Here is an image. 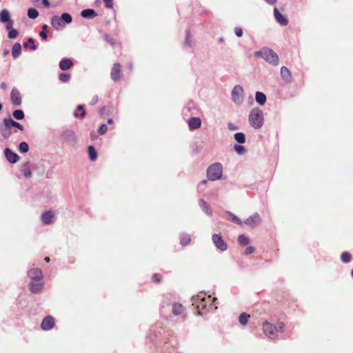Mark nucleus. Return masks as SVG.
<instances>
[{
  "mask_svg": "<svg viewBox=\"0 0 353 353\" xmlns=\"http://www.w3.org/2000/svg\"><path fill=\"white\" fill-rule=\"evenodd\" d=\"M263 332L264 334L271 340H275L278 338L279 333L285 332V325L283 322H277L276 324L265 321L263 323Z\"/></svg>",
  "mask_w": 353,
  "mask_h": 353,
  "instance_id": "1",
  "label": "nucleus"
},
{
  "mask_svg": "<svg viewBox=\"0 0 353 353\" xmlns=\"http://www.w3.org/2000/svg\"><path fill=\"white\" fill-rule=\"evenodd\" d=\"M254 56L258 58H262L269 64L276 66L279 63L278 54L271 48L264 47L260 50L255 51Z\"/></svg>",
  "mask_w": 353,
  "mask_h": 353,
  "instance_id": "2",
  "label": "nucleus"
},
{
  "mask_svg": "<svg viewBox=\"0 0 353 353\" xmlns=\"http://www.w3.org/2000/svg\"><path fill=\"white\" fill-rule=\"evenodd\" d=\"M192 305L196 309L199 315L208 312L212 308V303L207 304L206 299L203 294H196L191 299Z\"/></svg>",
  "mask_w": 353,
  "mask_h": 353,
  "instance_id": "3",
  "label": "nucleus"
},
{
  "mask_svg": "<svg viewBox=\"0 0 353 353\" xmlns=\"http://www.w3.org/2000/svg\"><path fill=\"white\" fill-rule=\"evenodd\" d=\"M248 121L250 125L254 129L259 130L264 123L263 112L259 108H254L251 110Z\"/></svg>",
  "mask_w": 353,
  "mask_h": 353,
  "instance_id": "4",
  "label": "nucleus"
},
{
  "mask_svg": "<svg viewBox=\"0 0 353 353\" xmlns=\"http://www.w3.org/2000/svg\"><path fill=\"white\" fill-rule=\"evenodd\" d=\"M72 21V15L68 12L63 13L60 17L55 15L51 18V25L57 31L62 30L65 24H69Z\"/></svg>",
  "mask_w": 353,
  "mask_h": 353,
  "instance_id": "5",
  "label": "nucleus"
},
{
  "mask_svg": "<svg viewBox=\"0 0 353 353\" xmlns=\"http://www.w3.org/2000/svg\"><path fill=\"white\" fill-rule=\"evenodd\" d=\"M223 166L220 163H214L207 169V176L210 181H216L221 178Z\"/></svg>",
  "mask_w": 353,
  "mask_h": 353,
  "instance_id": "6",
  "label": "nucleus"
},
{
  "mask_svg": "<svg viewBox=\"0 0 353 353\" xmlns=\"http://www.w3.org/2000/svg\"><path fill=\"white\" fill-rule=\"evenodd\" d=\"M60 139L70 147H74L77 143L78 140L75 132L70 129L63 131L60 135Z\"/></svg>",
  "mask_w": 353,
  "mask_h": 353,
  "instance_id": "7",
  "label": "nucleus"
},
{
  "mask_svg": "<svg viewBox=\"0 0 353 353\" xmlns=\"http://www.w3.org/2000/svg\"><path fill=\"white\" fill-rule=\"evenodd\" d=\"M171 306V312L175 316L183 315L185 313V307L182 304L176 302L172 303L169 301L168 299H164L162 305H161V312H163V310L167 306Z\"/></svg>",
  "mask_w": 353,
  "mask_h": 353,
  "instance_id": "8",
  "label": "nucleus"
},
{
  "mask_svg": "<svg viewBox=\"0 0 353 353\" xmlns=\"http://www.w3.org/2000/svg\"><path fill=\"white\" fill-rule=\"evenodd\" d=\"M231 97L233 102L236 105H241L243 102V89L240 85H235L231 92Z\"/></svg>",
  "mask_w": 353,
  "mask_h": 353,
  "instance_id": "9",
  "label": "nucleus"
},
{
  "mask_svg": "<svg viewBox=\"0 0 353 353\" xmlns=\"http://www.w3.org/2000/svg\"><path fill=\"white\" fill-rule=\"evenodd\" d=\"M163 333V329L161 327L153 326L148 332L146 337L147 343H154Z\"/></svg>",
  "mask_w": 353,
  "mask_h": 353,
  "instance_id": "10",
  "label": "nucleus"
},
{
  "mask_svg": "<svg viewBox=\"0 0 353 353\" xmlns=\"http://www.w3.org/2000/svg\"><path fill=\"white\" fill-rule=\"evenodd\" d=\"M212 241L216 248L221 252H224L227 250L228 245L220 234H213Z\"/></svg>",
  "mask_w": 353,
  "mask_h": 353,
  "instance_id": "11",
  "label": "nucleus"
},
{
  "mask_svg": "<svg viewBox=\"0 0 353 353\" xmlns=\"http://www.w3.org/2000/svg\"><path fill=\"white\" fill-rule=\"evenodd\" d=\"M261 222V219L260 214L258 212H255L246 219L243 223L247 225L251 228H254L259 225Z\"/></svg>",
  "mask_w": 353,
  "mask_h": 353,
  "instance_id": "12",
  "label": "nucleus"
},
{
  "mask_svg": "<svg viewBox=\"0 0 353 353\" xmlns=\"http://www.w3.org/2000/svg\"><path fill=\"white\" fill-rule=\"evenodd\" d=\"M28 287L32 293L39 294L43 290L44 283L42 280H30Z\"/></svg>",
  "mask_w": 353,
  "mask_h": 353,
  "instance_id": "13",
  "label": "nucleus"
},
{
  "mask_svg": "<svg viewBox=\"0 0 353 353\" xmlns=\"http://www.w3.org/2000/svg\"><path fill=\"white\" fill-rule=\"evenodd\" d=\"M10 99L14 106H19L22 103L21 95L19 90L13 88L10 92Z\"/></svg>",
  "mask_w": 353,
  "mask_h": 353,
  "instance_id": "14",
  "label": "nucleus"
},
{
  "mask_svg": "<svg viewBox=\"0 0 353 353\" xmlns=\"http://www.w3.org/2000/svg\"><path fill=\"white\" fill-rule=\"evenodd\" d=\"M54 325V319L52 316H47L43 319L41 327L43 330L48 331L52 330Z\"/></svg>",
  "mask_w": 353,
  "mask_h": 353,
  "instance_id": "15",
  "label": "nucleus"
},
{
  "mask_svg": "<svg viewBox=\"0 0 353 353\" xmlns=\"http://www.w3.org/2000/svg\"><path fill=\"white\" fill-rule=\"evenodd\" d=\"M274 17L276 21L281 26H286L288 24V19L278 10L277 8H274Z\"/></svg>",
  "mask_w": 353,
  "mask_h": 353,
  "instance_id": "16",
  "label": "nucleus"
},
{
  "mask_svg": "<svg viewBox=\"0 0 353 353\" xmlns=\"http://www.w3.org/2000/svg\"><path fill=\"white\" fill-rule=\"evenodd\" d=\"M27 274L30 280H43V278L41 270L38 268H31L28 271Z\"/></svg>",
  "mask_w": 353,
  "mask_h": 353,
  "instance_id": "17",
  "label": "nucleus"
},
{
  "mask_svg": "<svg viewBox=\"0 0 353 353\" xmlns=\"http://www.w3.org/2000/svg\"><path fill=\"white\" fill-rule=\"evenodd\" d=\"M121 66L119 63H115L113 64L112 68L111 69V79L114 81H118L121 79Z\"/></svg>",
  "mask_w": 353,
  "mask_h": 353,
  "instance_id": "18",
  "label": "nucleus"
},
{
  "mask_svg": "<svg viewBox=\"0 0 353 353\" xmlns=\"http://www.w3.org/2000/svg\"><path fill=\"white\" fill-rule=\"evenodd\" d=\"M41 221L44 225H51L55 221L54 214L52 211H46L41 214Z\"/></svg>",
  "mask_w": 353,
  "mask_h": 353,
  "instance_id": "19",
  "label": "nucleus"
},
{
  "mask_svg": "<svg viewBox=\"0 0 353 353\" xmlns=\"http://www.w3.org/2000/svg\"><path fill=\"white\" fill-rule=\"evenodd\" d=\"M4 154H5V156L6 157V159L11 163H17L19 159V155L16 153V152H14L13 151H12L10 148H6L5 150H4Z\"/></svg>",
  "mask_w": 353,
  "mask_h": 353,
  "instance_id": "20",
  "label": "nucleus"
},
{
  "mask_svg": "<svg viewBox=\"0 0 353 353\" xmlns=\"http://www.w3.org/2000/svg\"><path fill=\"white\" fill-rule=\"evenodd\" d=\"M10 129V126H6V119H4L3 123L0 125V132L4 139H8L11 136L12 132Z\"/></svg>",
  "mask_w": 353,
  "mask_h": 353,
  "instance_id": "21",
  "label": "nucleus"
},
{
  "mask_svg": "<svg viewBox=\"0 0 353 353\" xmlns=\"http://www.w3.org/2000/svg\"><path fill=\"white\" fill-rule=\"evenodd\" d=\"M281 76L283 81L285 83H289L292 81V74L290 70L285 67L282 66L281 68Z\"/></svg>",
  "mask_w": 353,
  "mask_h": 353,
  "instance_id": "22",
  "label": "nucleus"
},
{
  "mask_svg": "<svg viewBox=\"0 0 353 353\" xmlns=\"http://www.w3.org/2000/svg\"><path fill=\"white\" fill-rule=\"evenodd\" d=\"M199 205L208 216H212V210L204 199H200L199 200Z\"/></svg>",
  "mask_w": 353,
  "mask_h": 353,
  "instance_id": "23",
  "label": "nucleus"
},
{
  "mask_svg": "<svg viewBox=\"0 0 353 353\" xmlns=\"http://www.w3.org/2000/svg\"><path fill=\"white\" fill-rule=\"evenodd\" d=\"M201 121L199 117H191L188 120V126L190 130H196L201 127Z\"/></svg>",
  "mask_w": 353,
  "mask_h": 353,
  "instance_id": "24",
  "label": "nucleus"
},
{
  "mask_svg": "<svg viewBox=\"0 0 353 353\" xmlns=\"http://www.w3.org/2000/svg\"><path fill=\"white\" fill-rule=\"evenodd\" d=\"M59 66L61 70H67L73 66V62L69 58H63L60 61Z\"/></svg>",
  "mask_w": 353,
  "mask_h": 353,
  "instance_id": "25",
  "label": "nucleus"
},
{
  "mask_svg": "<svg viewBox=\"0 0 353 353\" xmlns=\"http://www.w3.org/2000/svg\"><path fill=\"white\" fill-rule=\"evenodd\" d=\"M179 241L182 246H187L191 242V236L186 232H181L179 234Z\"/></svg>",
  "mask_w": 353,
  "mask_h": 353,
  "instance_id": "26",
  "label": "nucleus"
},
{
  "mask_svg": "<svg viewBox=\"0 0 353 353\" xmlns=\"http://www.w3.org/2000/svg\"><path fill=\"white\" fill-rule=\"evenodd\" d=\"M81 16L85 19H93L97 16V13L93 9L87 8L81 12Z\"/></svg>",
  "mask_w": 353,
  "mask_h": 353,
  "instance_id": "27",
  "label": "nucleus"
},
{
  "mask_svg": "<svg viewBox=\"0 0 353 353\" xmlns=\"http://www.w3.org/2000/svg\"><path fill=\"white\" fill-rule=\"evenodd\" d=\"M21 172L26 178H30L32 176L31 164L29 161H27L23 164Z\"/></svg>",
  "mask_w": 353,
  "mask_h": 353,
  "instance_id": "28",
  "label": "nucleus"
},
{
  "mask_svg": "<svg viewBox=\"0 0 353 353\" xmlns=\"http://www.w3.org/2000/svg\"><path fill=\"white\" fill-rule=\"evenodd\" d=\"M6 126L7 127H8V126H10V128L14 127V128H18L21 131H23L24 130V127L21 123H19L17 121H15L11 117L6 118Z\"/></svg>",
  "mask_w": 353,
  "mask_h": 353,
  "instance_id": "29",
  "label": "nucleus"
},
{
  "mask_svg": "<svg viewBox=\"0 0 353 353\" xmlns=\"http://www.w3.org/2000/svg\"><path fill=\"white\" fill-rule=\"evenodd\" d=\"M255 100L260 105H263L265 103L267 98L264 93L257 91L255 94Z\"/></svg>",
  "mask_w": 353,
  "mask_h": 353,
  "instance_id": "30",
  "label": "nucleus"
},
{
  "mask_svg": "<svg viewBox=\"0 0 353 353\" xmlns=\"http://www.w3.org/2000/svg\"><path fill=\"white\" fill-rule=\"evenodd\" d=\"M21 53V46L19 43H15L12 48V54L14 59L18 58Z\"/></svg>",
  "mask_w": 353,
  "mask_h": 353,
  "instance_id": "31",
  "label": "nucleus"
},
{
  "mask_svg": "<svg viewBox=\"0 0 353 353\" xmlns=\"http://www.w3.org/2000/svg\"><path fill=\"white\" fill-rule=\"evenodd\" d=\"M10 19V14L7 9L0 11V21L1 23H5Z\"/></svg>",
  "mask_w": 353,
  "mask_h": 353,
  "instance_id": "32",
  "label": "nucleus"
},
{
  "mask_svg": "<svg viewBox=\"0 0 353 353\" xmlns=\"http://www.w3.org/2000/svg\"><path fill=\"white\" fill-rule=\"evenodd\" d=\"M85 110L83 105H79L74 112V117L76 118H83L85 115Z\"/></svg>",
  "mask_w": 353,
  "mask_h": 353,
  "instance_id": "33",
  "label": "nucleus"
},
{
  "mask_svg": "<svg viewBox=\"0 0 353 353\" xmlns=\"http://www.w3.org/2000/svg\"><path fill=\"white\" fill-rule=\"evenodd\" d=\"M88 153L90 161H94L97 159V152L93 145H89L88 148Z\"/></svg>",
  "mask_w": 353,
  "mask_h": 353,
  "instance_id": "34",
  "label": "nucleus"
},
{
  "mask_svg": "<svg viewBox=\"0 0 353 353\" xmlns=\"http://www.w3.org/2000/svg\"><path fill=\"white\" fill-rule=\"evenodd\" d=\"M234 138L235 141L240 144H243L245 142V136L243 132L235 133L234 135Z\"/></svg>",
  "mask_w": 353,
  "mask_h": 353,
  "instance_id": "35",
  "label": "nucleus"
},
{
  "mask_svg": "<svg viewBox=\"0 0 353 353\" xmlns=\"http://www.w3.org/2000/svg\"><path fill=\"white\" fill-rule=\"evenodd\" d=\"M352 259V255L347 252H343L341 254V260L344 263H350Z\"/></svg>",
  "mask_w": 353,
  "mask_h": 353,
  "instance_id": "36",
  "label": "nucleus"
},
{
  "mask_svg": "<svg viewBox=\"0 0 353 353\" xmlns=\"http://www.w3.org/2000/svg\"><path fill=\"white\" fill-rule=\"evenodd\" d=\"M13 117L17 120L23 119L25 117V114L22 110H15L12 112Z\"/></svg>",
  "mask_w": 353,
  "mask_h": 353,
  "instance_id": "37",
  "label": "nucleus"
},
{
  "mask_svg": "<svg viewBox=\"0 0 353 353\" xmlns=\"http://www.w3.org/2000/svg\"><path fill=\"white\" fill-rule=\"evenodd\" d=\"M250 315L247 314L245 312L241 313L239 316V321L241 325H246L248 323V318Z\"/></svg>",
  "mask_w": 353,
  "mask_h": 353,
  "instance_id": "38",
  "label": "nucleus"
},
{
  "mask_svg": "<svg viewBox=\"0 0 353 353\" xmlns=\"http://www.w3.org/2000/svg\"><path fill=\"white\" fill-rule=\"evenodd\" d=\"M238 242L241 245H247L250 243L249 239L244 234H240L238 237Z\"/></svg>",
  "mask_w": 353,
  "mask_h": 353,
  "instance_id": "39",
  "label": "nucleus"
},
{
  "mask_svg": "<svg viewBox=\"0 0 353 353\" xmlns=\"http://www.w3.org/2000/svg\"><path fill=\"white\" fill-rule=\"evenodd\" d=\"M29 46H30V49L32 50H36L37 48L34 43V40L32 38L28 39L27 41L23 43V46L25 48H28Z\"/></svg>",
  "mask_w": 353,
  "mask_h": 353,
  "instance_id": "40",
  "label": "nucleus"
},
{
  "mask_svg": "<svg viewBox=\"0 0 353 353\" xmlns=\"http://www.w3.org/2000/svg\"><path fill=\"white\" fill-rule=\"evenodd\" d=\"M27 14L28 17L31 19H34L39 16V12L33 8H29Z\"/></svg>",
  "mask_w": 353,
  "mask_h": 353,
  "instance_id": "41",
  "label": "nucleus"
},
{
  "mask_svg": "<svg viewBox=\"0 0 353 353\" xmlns=\"http://www.w3.org/2000/svg\"><path fill=\"white\" fill-rule=\"evenodd\" d=\"M28 150H29V145L26 142L22 141L19 143V151L21 153L25 154V153L28 152Z\"/></svg>",
  "mask_w": 353,
  "mask_h": 353,
  "instance_id": "42",
  "label": "nucleus"
},
{
  "mask_svg": "<svg viewBox=\"0 0 353 353\" xmlns=\"http://www.w3.org/2000/svg\"><path fill=\"white\" fill-rule=\"evenodd\" d=\"M227 213L231 216V221L237 224V225H241L243 223V221H242L237 216H236L234 214H233L232 212H229L228 211Z\"/></svg>",
  "mask_w": 353,
  "mask_h": 353,
  "instance_id": "43",
  "label": "nucleus"
},
{
  "mask_svg": "<svg viewBox=\"0 0 353 353\" xmlns=\"http://www.w3.org/2000/svg\"><path fill=\"white\" fill-rule=\"evenodd\" d=\"M71 79V75L69 73L63 72L60 73L59 79L63 83H68Z\"/></svg>",
  "mask_w": 353,
  "mask_h": 353,
  "instance_id": "44",
  "label": "nucleus"
},
{
  "mask_svg": "<svg viewBox=\"0 0 353 353\" xmlns=\"http://www.w3.org/2000/svg\"><path fill=\"white\" fill-rule=\"evenodd\" d=\"M42 30L39 33V36L43 40H46L48 38L47 30L48 29V26L47 24H43L41 27Z\"/></svg>",
  "mask_w": 353,
  "mask_h": 353,
  "instance_id": "45",
  "label": "nucleus"
},
{
  "mask_svg": "<svg viewBox=\"0 0 353 353\" xmlns=\"http://www.w3.org/2000/svg\"><path fill=\"white\" fill-rule=\"evenodd\" d=\"M184 44L187 47H192L191 34L190 30H186Z\"/></svg>",
  "mask_w": 353,
  "mask_h": 353,
  "instance_id": "46",
  "label": "nucleus"
},
{
  "mask_svg": "<svg viewBox=\"0 0 353 353\" xmlns=\"http://www.w3.org/2000/svg\"><path fill=\"white\" fill-rule=\"evenodd\" d=\"M234 150L238 154L240 155L244 154L246 152L245 148L241 145H234Z\"/></svg>",
  "mask_w": 353,
  "mask_h": 353,
  "instance_id": "47",
  "label": "nucleus"
},
{
  "mask_svg": "<svg viewBox=\"0 0 353 353\" xmlns=\"http://www.w3.org/2000/svg\"><path fill=\"white\" fill-rule=\"evenodd\" d=\"M19 35V32L16 29H12L8 30V37L10 39H16Z\"/></svg>",
  "mask_w": 353,
  "mask_h": 353,
  "instance_id": "48",
  "label": "nucleus"
},
{
  "mask_svg": "<svg viewBox=\"0 0 353 353\" xmlns=\"http://www.w3.org/2000/svg\"><path fill=\"white\" fill-rule=\"evenodd\" d=\"M108 131V126L106 124H102L100 128H99L98 133L100 135H103L105 134Z\"/></svg>",
  "mask_w": 353,
  "mask_h": 353,
  "instance_id": "49",
  "label": "nucleus"
},
{
  "mask_svg": "<svg viewBox=\"0 0 353 353\" xmlns=\"http://www.w3.org/2000/svg\"><path fill=\"white\" fill-rule=\"evenodd\" d=\"M105 40L112 46H114L116 43L114 39L110 37L109 34L105 35Z\"/></svg>",
  "mask_w": 353,
  "mask_h": 353,
  "instance_id": "50",
  "label": "nucleus"
},
{
  "mask_svg": "<svg viewBox=\"0 0 353 353\" xmlns=\"http://www.w3.org/2000/svg\"><path fill=\"white\" fill-rule=\"evenodd\" d=\"M228 128L231 131L237 130L239 129L238 125L231 122L228 124Z\"/></svg>",
  "mask_w": 353,
  "mask_h": 353,
  "instance_id": "51",
  "label": "nucleus"
},
{
  "mask_svg": "<svg viewBox=\"0 0 353 353\" xmlns=\"http://www.w3.org/2000/svg\"><path fill=\"white\" fill-rule=\"evenodd\" d=\"M6 23V28L7 30L14 29L13 28V25H14L13 20L10 19L8 21H7Z\"/></svg>",
  "mask_w": 353,
  "mask_h": 353,
  "instance_id": "52",
  "label": "nucleus"
},
{
  "mask_svg": "<svg viewBox=\"0 0 353 353\" xmlns=\"http://www.w3.org/2000/svg\"><path fill=\"white\" fill-rule=\"evenodd\" d=\"M234 32L238 37H241L243 35V30L241 28H235Z\"/></svg>",
  "mask_w": 353,
  "mask_h": 353,
  "instance_id": "53",
  "label": "nucleus"
},
{
  "mask_svg": "<svg viewBox=\"0 0 353 353\" xmlns=\"http://www.w3.org/2000/svg\"><path fill=\"white\" fill-rule=\"evenodd\" d=\"M103 2L105 3V6L106 8H112V7H113L112 0H103Z\"/></svg>",
  "mask_w": 353,
  "mask_h": 353,
  "instance_id": "54",
  "label": "nucleus"
},
{
  "mask_svg": "<svg viewBox=\"0 0 353 353\" xmlns=\"http://www.w3.org/2000/svg\"><path fill=\"white\" fill-rule=\"evenodd\" d=\"M254 250H255L254 247L249 246L246 248L245 253V254H250L253 253L254 252Z\"/></svg>",
  "mask_w": 353,
  "mask_h": 353,
  "instance_id": "55",
  "label": "nucleus"
},
{
  "mask_svg": "<svg viewBox=\"0 0 353 353\" xmlns=\"http://www.w3.org/2000/svg\"><path fill=\"white\" fill-rule=\"evenodd\" d=\"M98 101V97L97 96H94L92 97L90 103V105H94V104H96Z\"/></svg>",
  "mask_w": 353,
  "mask_h": 353,
  "instance_id": "56",
  "label": "nucleus"
},
{
  "mask_svg": "<svg viewBox=\"0 0 353 353\" xmlns=\"http://www.w3.org/2000/svg\"><path fill=\"white\" fill-rule=\"evenodd\" d=\"M206 183H207V181H206V180H203V181H201L199 183V186H198V187H199V189H201L203 187H204V186L205 185Z\"/></svg>",
  "mask_w": 353,
  "mask_h": 353,
  "instance_id": "57",
  "label": "nucleus"
},
{
  "mask_svg": "<svg viewBox=\"0 0 353 353\" xmlns=\"http://www.w3.org/2000/svg\"><path fill=\"white\" fill-rule=\"evenodd\" d=\"M90 138L92 139V140H94L97 138V134L94 132H90Z\"/></svg>",
  "mask_w": 353,
  "mask_h": 353,
  "instance_id": "58",
  "label": "nucleus"
},
{
  "mask_svg": "<svg viewBox=\"0 0 353 353\" xmlns=\"http://www.w3.org/2000/svg\"><path fill=\"white\" fill-rule=\"evenodd\" d=\"M269 5H274L276 2V0H264Z\"/></svg>",
  "mask_w": 353,
  "mask_h": 353,
  "instance_id": "59",
  "label": "nucleus"
},
{
  "mask_svg": "<svg viewBox=\"0 0 353 353\" xmlns=\"http://www.w3.org/2000/svg\"><path fill=\"white\" fill-rule=\"evenodd\" d=\"M194 108V103L193 102H190L188 104L186 108L190 110L191 108Z\"/></svg>",
  "mask_w": 353,
  "mask_h": 353,
  "instance_id": "60",
  "label": "nucleus"
},
{
  "mask_svg": "<svg viewBox=\"0 0 353 353\" xmlns=\"http://www.w3.org/2000/svg\"><path fill=\"white\" fill-rule=\"evenodd\" d=\"M42 2H43V4L44 6H46V7L50 6V2L48 0H42Z\"/></svg>",
  "mask_w": 353,
  "mask_h": 353,
  "instance_id": "61",
  "label": "nucleus"
},
{
  "mask_svg": "<svg viewBox=\"0 0 353 353\" xmlns=\"http://www.w3.org/2000/svg\"><path fill=\"white\" fill-rule=\"evenodd\" d=\"M9 53H10L9 50L6 49V50H3V55L4 57H6L7 55H8V54H9Z\"/></svg>",
  "mask_w": 353,
  "mask_h": 353,
  "instance_id": "62",
  "label": "nucleus"
},
{
  "mask_svg": "<svg viewBox=\"0 0 353 353\" xmlns=\"http://www.w3.org/2000/svg\"><path fill=\"white\" fill-rule=\"evenodd\" d=\"M153 280L156 282H159V279L158 278V275L157 274H154L153 276Z\"/></svg>",
  "mask_w": 353,
  "mask_h": 353,
  "instance_id": "63",
  "label": "nucleus"
},
{
  "mask_svg": "<svg viewBox=\"0 0 353 353\" xmlns=\"http://www.w3.org/2000/svg\"><path fill=\"white\" fill-rule=\"evenodd\" d=\"M0 87H1V89L6 90V84L4 82H3V83H1Z\"/></svg>",
  "mask_w": 353,
  "mask_h": 353,
  "instance_id": "64",
  "label": "nucleus"
}]
</instances>
